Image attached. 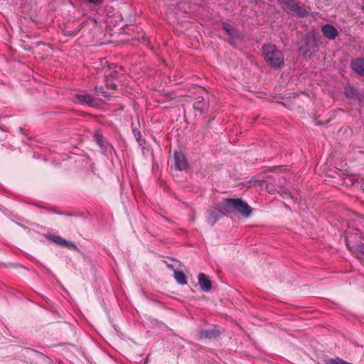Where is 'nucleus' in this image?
Returning <instances> with one entry per match:
<instances>
[{"mask_svg": "<svg viewBox=\"0 0 364 364\" xmlns=\"http://www.w3.org/2000/svg\"><path fill=\"white\" fill-rule=\"evenodd\" d=\"M198 284L203 291H209L212 288L211 281L204 273H200L198 274Z\"/></svg>", "mask_w": 364, "mask_h": 364, "instance_id": "obj_8", "label": "nucleus"}, {"mask_svg": "<svg viewBox=\"0 0 364 364\" xmlns=\"http://www.w3.org/2000/svg\"><path fill=\"white\" fill-rule=\"evenodd\" d=\"M94 137H95V141L97 144V145H99L100 147H102L103 145L102 135L101 134H100L99 132H97L95 134Z\"/></svg>", "mask_w": 364, "mask_h": 364, "instance_id": "obj_16", "label": "nucleus"}, {"mask_svg": "<svg viewBox=\"0 0 364 364\" xmlns=\"http://www.w3.org/2000/svg\"><path fill=\"white\" fill-rule=\"evenodd\" d=\"M325 363H326V364H353V363H348L340 358L328 359V360H326Z\"/></svg>", "mask_w": 364, "mask_h": 364, "instance_id": "obj_15", "label": "nucleus"}, {"mask_svg": "<svg viewBox=\"0 0 364 364\" xmlns=\"http://www.w3.org/2000/svg\"><path fill=\"white\" fill-rule=\"evenodd\" d=\"M262 50L264 60L269 66L278 68L284 65V55L274 45H264L262 47Z\"/></svg>", "mask_w": 364, "mask_h": 364, "instance_id": "obj_1", "label": "nucleus"}, {"mask_svg": "<svg viewBox=\"0 0 364 364\" xmlns=\"http://www.w3.org/2000/svg\"><path fill=\"white\" fill-rule=\"evenodd\" d=\"M321 31L324 36L330 40H334L338 35L337 29L331 24H326L323 26Z\"/></svg>", "mask_w": 364, "mask_h": 364, "instance_id": "obj_7", "label": "nucleus"}, {"mask_svg": "<svg viewBox=\"0 0 364 364\" xmlns=\"http://www.w3.org/2000/svg\"><path fill=\"white\" fill-rule=\"evenodd\" d=\"M87 4H94L95 6H99L102 4L103 0H84Z\"/></svg>", "mask_w": 364, "mask_h": 364, "instance_id": "obj_18", "label": "nucleus"}, {"mask_svg": "<svg viewBox=\"0 0 364 364\" xmlns=\"http://www.w3.org/2000/svg\"><path fill=\"white\" fill-rule=\"evenodd\" d=\"M46 238L56 245L67 247L70 250L77 248L76 245L73 242L67 241L64 238L58 235H47Z\"/></svg>", "mask_w": 364, "mask_h": 364, "instance_id": "obj_6", "label": "nucleus"}, {"mask_svg": "<svg viewBox=\"0 0 364 364\" xmlns=\"http://www.w3.org/2000/svg\"><path fill=\"white\" fill-rule=\"evenodd\" d=\"M193 108L200 113H204L208 110V105L204 102V98L203 97L198 96L196 97V102L193 104Z\"/></svg>", "mask_w": 364, "mask_h": 364, "instance_id": "obj_11", "label": "nucleus"}, {"mask_svg": "<svg viewBox=\"0 0 364 364\" xmlns=\"http://www.w3.org/2000/svg\"><path fill=\"white\" fill-rule=\"evenodd\" d=\"M280 8L287 14L298 18L308 15V11L304 3L297 0H277Z\"/></svg>", "mask_w": 364, "mask_h": 364, "instance_id": "obj_3", "label": "nucleus"}, {"mask_svg": "<svg viewBox=\"0 0 364 364\" xmlns=\"http://www.w3.org/2000/svg\"><path fill=\"white\" fill-rule=\"evenodd\" d=\"M223 207L228 212L237 213L245 218L250 217L252 212V208L240 198H225Z\"/></svg>", "mask_w": 364, "mask_h": 364, "instance_id": "obj_2", "label": "nucleus"}, {"mask_svg": "<svg viewBox=\"0 0 364 364\" xmlns=\"http://www.w3.org/2000/svg\"><path fill=\"white\" fill-rule=\"evenodd\" d=\"M219 335L220 332L215 328L202 330L198 333V338L200 340L213 339L216 338Z\"/></svg>", "mask_w": 364, "mask_h": 364, "instance_id": "obj_9", "label": "nucleus"}, {"mask_svg": "<svg viewBox=\"0 0 364 364\" xmlns=\"http://www.w3.org/2000/svg\"><path fill=\"white\" fill-rule=\"evenodd\" d=\"M174 167L176 170L183 171L188 167V162L185 156L181 151H175L173 154Z\"/></svg>", "mask_w": 364, "mask_h": 364, "instance_id": "obj_5", "label": "nucleus"}, {"mask_svg": "<svg viewBox=\"0 0 364 364\" xmlns=\"http://www.w3.org/2000/svg\"><path fill=\"white\" fill-rule=\"evenodd\" d=\"M311 53H312L309 49H304L303 50V56L305 58L311 56Z\"/></svg>", "mask_w": 364, "mask_h": 364, "instance_id": "obj_19", "label": "nucleus"}, {"mask_svg": "<svg viewBox=\"0 0 364 364\" xmlns=\"http://www.w3.org/2000/svg\"><path fill=\"white\" fill-rule=\"evenodd\" d=\"M95 91L97 92V93H101L104 97H109L110 95L107 92H105L103 90V87H95Z\"/></svg>", "mask_w": 364, "mask_h": 364, "instance_id": "obj_17", "label": "nucleus"}, {"mask_svg": "<svg viewBox=\"0 0 364 364\" xmlns=\"http://www.w3.org/2000/svg\"><path fill=\"white\" fill-rule=\"evenodd\" d=\"M133 132H134V136L136 137V140L138 141L139 138L140 136V132H136L135 129H133Z\"/></svg>", "mask_w": 364, "mask_h": 364, "instance_id": "obj_21", "label": "nucleus"}, {"mask_svg": "<svg viewBox=\"0 0 364 364\" xmlns=\"http://www.w3.org/2000/svg\"><path fill=\"white\" fill-rule=\"evenodd\" d=\"M73 102L80 105H87L90 107L95 106V98L85 92L75 94L73 97Z\"/></svg>", "mask_w": 364, "mask_h": 364, "instance_id": "obj_4", "label": "nucleus"}, {"mask_svg": "<svg viewBox=\"0 0 364 364\" xmlns=\"http://www.w3.org/2000/svg\"><path fill=\"white\" fill-rule=\"evenodd\" d=\"M352 69L360 75H364V58H357L351 61Z\"/></svg>", "mask_w": 364, "mask_h": 364, "instance_id": "obj_10", "label": "nucleus"}, {"mask_svg": "<svg viewBox=\"0 0 364 364\" xmlns=\"http://www.w3.org/2000/svg\"><path fill=\"white\" fill-rule=\"evenodd\" d=\"M205 218L208 224L210 226H213L218 221V217L217 213L214 211L208 210L206 213Z\"/></svg>", "mask_w": 364, "mask_h": 364, "instance_id": "obj_13", "label": "nucleus"}, {"mask_svg": "<svg viewBox=\"0 0 364 364\" xmlns=\"http://www.w3.org/2000/svg\"><path fill=\"white\" fill-rule=\"evenodd\" d=\"M174 278L180 284L184 285L187 283L186 275L181 271L174 270Z\"/></svg>", "mask_w": 364, "mask_h": 364, "instance_id": "obj_14", "label": "nucleus"}, {"mask_svg": "<svg viewBox=\"0 0 364 364\" xmlns=\"http://www.w3.org/2000/svg\"><path fill=\"white\" fill-rule=\"evenodd\" d=\"M306 44L308 45L309 40L308 38H306Z\"/></svg>", "mask_w": 364, "mask_h": 364, "instance_id": "obj_23", "label": "nucleus"}, {"mask_svg": "<svg viewBox=\"0 0 364 364\" xmlns=\"http://www.w3.org/2000/svg\"><path fill=\"white\" fill-rule=\"evenodd\" d=\"M223 28L226 31L228 35L231 38H237L239 37V34L237 30H235L231 25L223 23Z\"/></svg>", "mask_w": 364, "mask_h": 364, "instance_id": "obj_12", "label": "nucleus"}, {"mask_svg": "<svg viewBox=\"0 0 364 364\" xmlns=\"http://www.w3.org/2000/svg\"><path fill=\"white\" fill-rule=\"evenodd\" d=\"M167 267L171 269H173V267L172 264H167Z\"/></svg>", "mask_w": 364, "mask_h": 364, "instance_id": "obj_22", "label": "nucleus"}, {"mask_svg": "<svg viewBox=\"0 0 364 364\" xmlns=\"http://www.w3.org/2000/svg\"><path fill=\"white\" fill-rule=\"evenodd\" d=\"M106 87L108 89L114 90L116 88L117 85L114 83H109V82H107L106 84Z\"/></svg>", "mask_w": 364, "mask_h": 364, "instance_id": "obj_20", "label": "nucleus"}]
</instances>
